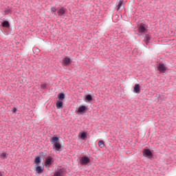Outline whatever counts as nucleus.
Segmentation results:
<instances>
[{
	"label": "nucleus",
	"instance_id": "nucleus-7",
	"mask_svg": "<svg viewBox=\"0 0 176 176\" xmlns=\"http://www.w3.org/2000/svg\"><path fill=\"white\" fill-rule=\"evenodd\" d=\"M157 68H158V70L160 71V72H161V74H164V72H166V70L167 69L166 68V66L162 63L159 64Z\"/></svg>",
	"mask_w": 176,
	"mask_h": 176
},
{
	"label": "nucleus",
	"instance_id": "nucleus-9",
	"mask_svg": "<svg viewBox=\"0 0 176 176\" xmlns=\"http://www.w3.org/2000/svg\"><path fill=\"white\" fill-rule=\"evenodd\" d=\"M44 168L39 166V165H36V172L37 174H42L43 173Z\"/></svg>",
	"mask_w": 176,
	"mask_h": 176
},
{
	"label": "nucleus",
	"instance_id": "nucleus-24",
	"mask_svg": "<svg viewBox=\"0 0 176 176\" xmlns=\"http://www.w3.org/2000/svg\"><path fill=\"white\" fill-rule=\"evenodd\" d=\"M45 87H46V85L43 84V85H41V88H42V89H45Z\"/></svg>",
	"mask_w": 176,
	"mask_h": 176
},
{
	"label": "nucleus",
	"instance_id": "nucleus-13",
	"mask_svg": "<svg viewBox=\"0 0 176 176\" xmlns=\"http://www.w3.org/2000/svg\"><path fill=\"white\" fill-rule=\"evenodd\" d=\"M2 25L4 28H9L10 27L9 21H5L4 22H3Z\"/></svg>",
	"mask_w": 176,
	"mask_h": 176
},
{
	"label": "nucleus",
	"instance_id": "nucleus-16",
	"mask_svg": "<svg viewBox=\"0 0 176 176\" xmlns=\"http://www.w3.org/2000/svg\"><path fill=\"white\" fill-rule=\"evenodd\" d=\"M34 163L36 164V166H39V163H41V157H36L35 158Z\"/></svg>",
	"mask_w": 176,
	"mask_h": 176
},
{
	"label": "nucleus",
	"instance_id": "nucleus-19",
	"mask_svg": "<svg viewBox=\"0 0 176 176\" xmlns=\"http://www.w3.org/2000/svg\"><path fill=\"white\" fill-rule=\"evenodd\" d=\"M6 156H8V154L6 153H3L0 155V159H2V160L6 159Z\"/></svg>",
	"mask_w": 176,
	"mask_h": 176
},
{
	"label": "nucleus",
	"instance_id": "nucleus-17",
	"mask_svg": "<svg viewBox=\"0 0 176 176\" xmlns=\"http://www.w3.org/2000/svg\"><path fill=\"white\" fill-rule=\"evenodd\" d=\"M56 108H57V109H60L63 108V102H57Z\"/></svg>",
	"mask_w": 176,
	"mask_h": 176
},
{
	"label": "nucleus",
	"instance_id": "nucleus-14",
	"mask_svg": "<svg viewBox=\"0 0 176 176\" xmlns=\"http://www.w3.org/2000/svg\"><path fill=\"white\" fill-rule=\"evenodd\" d=\"M85 111H86V106H80L78 108V112H85Z\"/></svg>",
	"mask_w": 176,
	"mask_h": 176
},
{
	"label": "nucleus",
	"instance_id": "nucleus-18",
	"mask_svg": "<svg viewBox=\"0 0 176 176\" xmlns=\"http://www.w3.org/2000/svg\"><path fill=\"white\" fill-rule=\"evenodd\" d=\"M58 98H59V100H64V98H65V95L64 94H59L58 95Z\"/></svg>",
	"mask_w": 176,
	"mask_h": 176
},
{
	"label": "nucleus",
	"instance_id": "nucleus-8",
	"mask_svg": "<svg viewBox=\"0 0 176 176\" xmlns=\"http://www.w3.org/2000/svg\"><path fill=\"white\" fill-rule=\"evenodd\" d=\"M134 93H136V94H140L141 91V88L140 87V84H135L133 88Z\"/></svg>",
	"mask_w": 176,
	"mask_h": 176
},
{
	"label": "nucleus",
	"instance_id": "nucleus-15",
	"mask_svg": "<svg viewBox=\"0 0 176 176\" xmlns=\"http://www.w3.org/2000/svg\"><path fill=\"white\" fill-rule=\"evenodd\" d=\"M98 145L100 146V148H104L105 146V143H104V141L100 140L98 143Z\"/></svg>",
	"mask_w": 176,
	"mask_h": 176
},
{
	"label": "nucleus",
	"instance_id": "nucleus-25",
	"mask_svg": "<svg viewBox=\"0 0 176 176\" xmlns=\"http://www.w3.org/2000/svg\"><path fill=\"white\" fill-rule=\"evenodd\" d=\"M16 109L14 108V112H16Z\"/></svg>",
	"mask_w": 176,
	"mask_h": 176
},
{
	"label": "nucleus",
	"instance_id": "nucleus-1",
	"mask_svg": "<svg viewBox=\"0 0 176 176\" xmlns=\"http://www.w3.org/2000/svg\"><path fill=\"white\" fill-rule=\"evenodd\" d=\"M51 143L54 144V148H55L56 151H60L61 149V144L58 141V138L52 137Z\"/></svg>",
	"mask_w": 176,
	"mask_h": 176
},
{
	"label": "nucleus",
	"instance_id": "nucleus-20",
	"mask_svg": "<svg viewBox=\"0 0 176 176\" xmlns=\"http://www.w3.org/2000/svg\"><path fill=\"white\" fill-rule=\"evenodd\" d=\"M51 12L52 13H54V14H56V12H57V8H56V7H52Z\"/></svg>",
	"mask_w": 176,
	"mask_h": 176
},
{
	"label": "nucleus",
	"instance_id": "nucleus-5",
	"mask_svg": "<svg viewBox=\"0 0 176 176\" xmlns=\"http://www.w3.org/2000/svg\"><path fill=\"white\" fill-rule=\"evenodd\" d=\"M146 25L144 23H141L138 27V32L142 34L143 32H146Z\"/></svg>",
	"mask_w": 176,
	"mask_h": 176
},
{
	"label": "nucleus",
	"instance_id": "nucleus-21",
	"mask_svg": "<svg viewBox=\"0 0 176 176\" xmlns=\"http://www.w3.org/2000/svg\"><path fill=\"white\" fill-rule=\"evenodd\" d=\"M122 5H123V1H120L118 5V10H119V9H120V8H122Z\"/></svg>",
	"mask_w": 176,
	"mask_h": 176
},
{
	"label": "nucleus",
	"instance_id": "nucleus-22",
	"mask_svg": "<svg viewBox=\"0 0 176 176\" xmlns=\"http://www.w3.org/2000/svg\"><path fill=\"white\" fill-rule=\"evenodd\" d=\"M87 137L86 133L83 132L81 135H80V138H82V140H85Z\"/></svg>",
	"mask_w": 176,
	"mask_h": 176
},
{
	"label": "nucleus",
	"instance_id": "nucleus-11",
	"mask_svg": "<svg viewBox=\"0 0 176 176\" xmlns=\"http://www.w3.org/2000/svg\"><path fill=\"white\" fill-rule=\"evenodd\" d=\"M63 175H64V170H63V169H60L57 170L54 174V176H63Z\"/></svg>",
	"mask_w": 176,
	"mask_h": 176
},
{
	"label": "nucleus",
	"instance_id": "nucleus-4",
	"mask_svg": "<svg viewBox=\"0 0 176 176\" xmlns=\"http://www.w3.org/2000/svg\"><path fill=\"white\" fill-rule=\"evenodd\" d=\"M72 63V60H71V58H69V57L68 56L65 57L62 60V64L65 67H68V65H71Z\"/></svg>",
	"mask_w": 176,
	"mask_h": 176
},
{
	"label": "nucleus",
	"instance_id": "nucleus-3",
	"mask_svg": "<svg viewBox=\"0 0 176 176\" xmlns=\"http://www.w3.org/2000/svg\"><path fill=\"white\" fill-rule=\"evenodd\" d=\"M80 163L82 166H86L90 163V158L86 156H82L80 160Z\"/></svg>",
	"mask_w": 176,
	"mask_h": 176
},
{
	"label": "nucleus",
	"instance_id": "nucleus-23",
	"mask_svg": "<svg viewBox=\"0 0 176 176\" xmlns=\"http://www.w3.org/2000/svg\"><path fill=\"white\" fill-rule=\"evenodd\" d=\"M87 100H88V101H91V100H93V98L91 97V95H87Z\"/></svg>",
	"mask_w": 176,
	"mask_h": 176
},
{
	"label": "nucleus",
	"instance_id": "nucleus-10",
	"mask_svg": "<svg viewBox=\"0 0 176 176\" xmlns=\"http://www.w3.org/2000/svg\"><path fill=\"white\" fill-rule=\"evenodd\" d=\"M58 16H63V14H65V8L64 7H62L58 10Z\"/></svg>",
	"mask_w": 176,
	"mask_h": 176
},
{
	"label": "nucleus",
	"instance_id": "nucleus-26",
	"mask_svg": "<svg viewBox=\"0 0 176 176\" xmlns=\"http://www.w3.org/2000/svg\"><path fill=\"white\" fill-rule=\"evenodd\" d=\"M0 176H3V175H2V173H1V172H0Z\"/></svg>",
	"mask_w": 176,
	"mask_h": 176
},
{
	"label": "nucleus",
	"instance_id": "nucleus-2",
	"mask_svg": "<svg viewBox=\"0 0 176 176\" xmlns=\"http://www.w3.org/2000/svg\"><path fill=\"white\" fill-rule=\"evenodd\" d=\"M143 156L144 157H147L148 159H151L153 156V154L152 153V151L149 149L144 148L142 151Z\"/></svg>",
	"mask_w": 176,
	"mask_h": 176
},
{
	"label": "nucleus",
	"instance_id": "nucleus-12",
	"mask_svg": "<svg viewBox=\"0 0 176 176\" xmlns=\"http://www.w3.org/2000/svg\"><path fill=\"white\" fill-rule=\"evenodd\" d=\"M151 41V36L146 34L145 38H144V42L145 43H146V45H148V43H149V41Z\"/></svg>",
	"mask_w": 176,
	"mask_h": 176
},
{
	"label": "nucleus",
	"instance_id": "nucleus-6",
	"mask_svg": "<svg viewBox=\"0 0 176 176\" xmlns=\"http://www.w3.org/2000/svg\"><path fill=\"white\" fill-rule=\"evenodd\" d=\"M53 162V158L50 156L47 157L45 162V166L47 167H50V165L52 164Z\"/></svg>",
	"mask_w": 176,
	"mask_h": 176
}]
</instances>
